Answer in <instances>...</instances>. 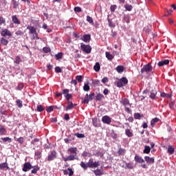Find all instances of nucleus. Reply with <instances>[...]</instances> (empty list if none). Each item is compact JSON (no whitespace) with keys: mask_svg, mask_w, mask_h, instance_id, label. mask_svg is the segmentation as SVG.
<instances>
[{"mask_svg":"<svg viewBox=\"0 0 176 176\" xmlns=\"http://www.w3.org/2000/svg\"><path fill=\"white\" fill-rule=\"evenodd\" d=\"M67 152L69 155L62 157L64 162H72V160H78L79 159V157H78V148L76 147H71L68 148Z\"/></svg>","mask_w":176,"mask_h":176,"instance_id":"obj_1","label":"nucleus"},{"mask_svg":"<svg viewBox=\"0 0 176 176\" xmlns=\"http://www.w3.org/2000/svg\"><path fill=\"white\" fill-rule=\"evenodd\" d=\"M152 65L151 63H148L147 65H144L141 69V73L144 74V72H146V74H149V72H152Z\"/></svg>","mask_w":176,"mask_h":176,"instance_id":"obj_2","label":"nucleus"},{"mask_svg":"<svg viewBox=\"0 0 176 176\" xmlns=\"http://www.w3.org/2000/svg\"><path fill=\"white\" fill-rule=\"evenodd\" d=\"M129 83V80L126 77H122L117 82L118 87H123V86L127 85Z\"/></svg>","mask_w":176,"mask_h":176,"instance_id":"obj_3","label":"nucleus"},{"mask_svg":"<svg viewBox=\"0 0 176 176\" xmlns=\"http://www.w3.org/2000/svg\"><path fill=\"white\" fill-rule=\"evenodd\" d=\"M80 48L82 50V52H85V53H91V47L89 45H85L83 43H80Z\"/></svg>","mask_w":176,"mask_h":176,"instance_id":"obj_4","label":"nucleus"},{"mask_svg":"<svg viewBox=\"0 0 176 176\" xmlns=\"http://www.w3.org/2000/svg\"><path fill=\"white\" fill-rule=\"evenodd\" d=\"M57 158V153L54 151H51L47 157V162H52Z\"/></svg>","mask_w":176,"mask_h":176,"instance_id":"obj_5","label":"nucleus"},{"mask_svg":"<svg viewBox=\"0 0 176 176\" xmlns=\"http://www.w3.org/2000/svg\"><path fill=\"white\" fill-rule=\"evenodd\" d=\"M32 168H34V166H32L30 162H25L23 164L22 170L24 171V173H27V171H30Z\"/></svg>","mask_w":176,"mask_h":176,"instance_id":"obj_6","label":"nucleus"},{"mask_svg":"<svg viewBox=\"0 0 176 176\" xmlns=\"http://www.w3.org/2000/svg\"><path fill=\"white\" fill-rule=\"evenodd\" d=\"M88 163L91 165L92 168H96L98 167V166H100V161H96L94 162V161L93 160V158H90L89 160Z\"/></svg>","mask_w":176,"mask_h":176,"instance_id":"obj_7","label":"nucleus"},{"mask_svg":"<svg viewBox=\"0 0 176 176\" xmlns=\"http://www.w3.org/2000/svg\"><path fill=\"white\" fill-rule=\"evenodd\" d=\"M102 122L104 123L105 124H111L112 122V118L108 116H104L102 118Z\"/></svg>","mask_w":176,"mask_h":176,"instance_id":"obj_8","label":"nucleus"},{"mask_svg":"<svg viewBox=\"0 0 176 176\" xmlns=\"http://www.w3.org/2000/svg\"><path fill=\"white\" fill-rule=\"evenodd\" d=\"M80 166V167H82V168H83V170H87V168H93L89 162L85 163L83 162H81Z\"/></svg>","mask_w":176,"mask_h":176,"instance_id":"obj_9","label":"nucleus"},{"mask_svg":"<svg viewBox=\"0 0 176 176\" xmlns=\"http://www.w3.org/2000/svg\"><path fill=\"white\" fill-rule=\"evenodd\" d=\"M144 160L146 162V163H148V164H153L155 163V157H150L149 156H145Z\"/></svg>","mask_w":176,"mask_h":176,"instance_id":"obj_10","label":"nucleus"},{"mask_svg":"<svg viewBox=\"0 0 176 176\" xmlns=\"http://www.w3.org/2000/svg\"><path fill=\"white\" fill-rule=\"evenodd\" d=\"M2 36H12V33L8 29H4L1 31Z\"/></svg>","mask_w":176,"mask_h":176,"instance_id":"obj_11","label":"nucleus"},{"mask_svg":"<svg viewBox=\"0 0 176 176\" xmlns=\"http://www.w3.org/2000/svg\"><path fill=\"white\" fill-rule=\"evenodd\" d=\"M170 63V60L168 59H165L164 60H161L158 63L157 65L158 67H163L164 65H167Z\"/></svg>","mask_w":176,"mask_h":176,"instance_id":"obj_12","label":"nucleus"},{"mask_svg":"<svg viewBox=\"0 0 176 176\" xmlns=\"http://www.w3.org/2000/svg\"><path fill=\"white\" fill-rule=\"evenodd\" d=\"M120 104H122V105H124V107H126V105H131L130 104V101H129V99L124 98H122L120 100Z\"/></svg>","mask_w":176,"mask_h":176,"instance_id":"obj_13","label":"nucleus"},{"mask_svg":"<svg viewBox=\"0 0 176 176\" xmlns=\"http://www.w3.org/2000/svg\"><path fill=\"white\" fill-rule=\"evenodd\" d=\"M27 30H29V34H34L35 35H36V29L34 26L28 25L27 27Z\"/></svg>","mask_w":176,"mask_h":176,"instance_id":"obj_14","label":"nucleus"},{"mask_svg":"<svg viewBox=\"0 0 176 176\" xmlns=\"http://www.w3.org/2000/svg\"><path fill=\"white\" fill-rule=\"evenodd\" d=\"M135 162H136V163H145V160H144V159L141 157H140L139 155H135Z\"/></svg>","mask_w":176,"mask_h":176,"instance_id":"obj_15","label":"nucleus"},{"mask_svg":"<svg viewBox=\"0 0 176 176\" xmlns=\"http://www.w3.org/2000/svg\"><path fill=\"white\" fill-rule=\"evenodd\" d=\"M156 94H157V91H156V89H152L151 91L150 98H151L152 100H155V98H156Z\"/></svg>","mask_w":176,"mask_h":176,"instance_id":"obj_16","label":"nucleus"},{"mask_svg":"<svg viewBox=\"0 0 176 176\" xmlns=\"http://www.w3.org/2000/svg\"><path fill=\"white\" fill-rule=\"evenodd\" d=\"M90 39H91V36L90 34H85L82 36V41H83V42H90Z\"/></svg>","mask_w":176,"mask_h":176,"instance_id":"obj_17","label":"nucleus"},{"mask_svg":"<svg viewBox=\"0 0 176 176\" xmlns=\"http://www.w3.org/2000/svg\"><path fill=\"white\" fill-rule=\"evenodd\" d=\"M12 21L14 24H17V25L20 24V21L19 20V19L17 18V16L16 15H14L12 16Z\"/></svg>","mask_w":176,"mask_h":176,"instance_id":"obj_18","label":"nucleus"},{"mask_svg":"<svg viewBox=\"0 0 176 176\" xmlns=\"http://www.w3.org/2000/svg\"><path fill=\"white\" fill-rule=\"evenodd\" d=\"M95 175L101 176L104 175V172L101 169H96L94 171Z\"/></svg>","mask_w":176,"mask_h":176,"instance_id":"obj_19","label":"nucleus"},{"mask_svg":"<svg viewBox=\"0 0 176 176\" xmlns=\"http://www.w3.org/2000/svg\"><path fill=\"white\" fill-rule=\"evenodd\" d=\"M33 169L31 170L32 174H36L39 171L40 168L38 165L34 166Z\"/></svg>","mask_w":176,"mask_h":176,"instance_id":"obj_20","label":"nucleus"},{"mask_svg":"<svg viewBox=\"0 0 176 176\" xmlns=\"http://www.w3.org/2000/svg\"><path fill=\"white\" fill-rule=\"evenodd\" d=\"M117 72H118V74H122L124 71V67L122 66V65H118L116 68Z\"/></svg>","mask_w":176,"mask_h":176,"instance_id":"obj_21","label":"nucleus"},{"mask_svg":"<svg viewBox=\"0 0 176 176\" xmlns=\"http://www.w3.org/2000/svg\"><path fill=\"white\" fill-rule=\"evenodd\" d=\"M5 168L9 170V166H8V164L6 162L0 164V170H5Z\"/></svg>","mask_w":176,"mask_h":176,"instance_id":"obj_22","label":"nucleus"},{"mask_svg":"<svg viewBox=\"0 0 176 176\" xmlns=\"http://www.w3.org/2000/svg\"><path fill=\"white\" fill-rule=\"evenodd\" d=\"M122 163L123 164L125 163L126 168H129V170L134 168V166H133V163H127V162H122Z\"/></svg>","mask_w":176,"mask_h":176,"instance_id":"obj_23","label":"nucleus"},{"mask_svg":"<svg viewBox=\"0 0 176 176\" xmlns=\"http://www.w3.org/2000/svg\"><path fill=\"white\" fill-rule=\"evenodd\" d=\"M105 56L107 58V60H113V55L111 54V52H106Z\"/></svg>","mask_w":176,"mask_h":176,"instance_id":"obj_24","label":"nucleus"},{"mask_svg":"<svg viewBox=\"0 0 176 176\" xmlns=\"http://www.w3.org/2000/svg\"><path fill=\"white\" fill-rule=\"evenodd\" d=\"M74 108V103L72 102H68V105L66 107V111H69L71 109H73Z\"/></svg>","mask_w":176,"mask_h":176,"instance_id":"obj_25","label":"nucleus"},{"mask_svg":"<svg viewBox=\"0 0 176 176\" xmlns=\"http://www.w3.org/2000/svg\"><path fill=\"white\" fill-rule=\"evenodd\" d=\"M86 96L84 99L83 98H82V104H89V101H90V99H89V94H86Z\"/></svg>","mask_w":176,"mask_h":176,"instance_id":"obj_26","label":"nucleus"},{"mask_svg":"<svg viewBox=\"0 0 176 176\" xmlns=\"http://www.w3.org/2000/svg\"><path fill=\"white\" fill-rule=\"evenodd\" d=\"M104 98V95L102 94H98L96 96V101H101Z\"/></svg>","mask_w":176,"mask_h":176,"instance_id":"obj_27","label":"nucleus"},{"mask_svg":"<svg viewBox=\"0 0 176 176\" xmlns=\"http://www.w3.org/2000/svg\"><path fill=\"white\" fill-rule=\"evenodd\" d=\"M100 63L97 62L94 66V71H96V72H98L100 71Z\"/></svg>","mask_w":176,"mask_h":176,"instance_id":"obj_28","label":"nucleus"},{"mask_svg":"<svg viewBox=\"0 0 176 176\" xmlns=\"http://www.w3.org/2000/svg\"><path fill=\"white\" fill-rule=\"evenodd\" d=\"M124 8L128 12H131L133 10V6L130 4H125Z\"/></svg>","mask_w":176,"mask_h":176,"instance_id":"obj_29","label":"nucleus"},{"mask_svg":"<svg viewBox=\"0 0 176 176\" xmlns=\"http://www.w3.org/2000/svg\"><path fill=\"white\" fill-rule=\"evenodd\" d=\"M158 122H159V118H155L153 120H151V125L153 127V126H155V124H156V123H157Z\"/></svg>","mask_w":176,"mask_h":176,"instance_id":"obj_30","label":"nucleus"},{"mask_svg":"<svg viewBox=\"0 0 176 176\" xmlns=\"http://www.w3.org/2000/svg\"><path fill=\"white\" fill-rule=\"evenodd\" d=\"M6 134V129L3 126L0 128V135H5Z\"/></svg>","mask_w":176,"mask_h":176,"instance_id":"obj_31","label":"nucleus"},{"mask_svg":"<svg viewBox=\"0 0 176 176\" xmlns=\"http://www.w3.org/2000/svg\"><path fill=\"white\" fill-rule=\"evenodd\" d=\"M118 153L119 156L124 155V153H126V150L124 148H119Z\"/></svg>","mask_w":176,"mask_h":176,"instance_id":"obj_32","label":"nucleus"},{"mask_svg":"<svg viewBox=\"0 0 176 176\" xmlns=\"http://www.w3.org/2000/svg\"><path fill=\"white\" fill-rule=\"evenodd\" d=\"M16 105L18 107V108H23V101H21V100L18 99L16 101Z\"/></svg>","mask_w":176,"mask_h":176,"instance_id":"obj_33","label":"nucleus"},{"mask_svg":"<svg viewBox=\"0 0 176 176\" xmlns=\"http://www.w3.org/2000/svg\"><path fill=\"white\" fill-rule=\"evenodd\" d=\"M151 152V147L149 146H145L143 153H149Z\"/></svg>","mask_w":176,"mask_h":176,"instance_id":"obj_34","label":"nucleus"},{"mask_svg":"<svg viewBox=\"0 0 176 176\" xmlns=\"http://www.w3.org/2000/svg\"><path fill=\"white\" fill-rule=\"evenodd\" d=\"M56 60H61L63 58V54L62 52H59L55 55Z\"/></svg>","mask_w":176,"mask_h":176,"instance_id":"obj_35","label":"nucleus"},{"mask_svg":"<svg viewBox=\"0 0 176 176\" xmlns=\"http://www.w3.org/2000/svg\"><path fill=\"white\" fill-rule=\"evenodd\" d=\"M1 45H3L4 46H6L8 45V41L6 40L5 38H1Z\"/></svg>","mask_w":176,"mask_h":176,"instance_id":"obj_36","label":"nucleus"},{"mask_svg":"<svg viewBox=\"0 0 176 176\" xmlns=\"http://www.w3.org/2000/svg\"><path fill=\"white\" fill-rule=\"evenodd\" d=\"M15 64H20L21 63V58L19 56H16L14 60Z\"/></svg>","mask_w":176,"mask_h":176,"instance_id":"obj_37","label":"nucleus"},{"mask_svg":"<svg viewBox=\"0 0 176 176\" xmlns=\"http://www.w3.org/2000/svg\"><path fill=\"white\" fill-rule=\"evenodd\" d=\"M1 140L3 142H12V138L9 137L3 138Z\"/></svg>","mask_w":176,"mask_h":176,"instance_id":"obj_38","label":"nucleus"},{"mask_svg":"<svg viewBox=\"0 0 176 176\" xmlns=\"http://www.w3.org/2000/svg\"><path fill=\"white\" fill-rule=\"evenodd\" d=\"M125 134L127 135V137H133V133H131L129 129H126Z\"/></svg>","mask_w":176,"mask_h":176,"instance_id":"obj_39","label":"nucleus"},{"mask_svg":"<svg viewBox=\"0 0 176 176\" xmlns=\"http://www.w3.org/2000/svg\"><path fill=\"white\" fill-rule=\"evenodd\" d=\"M108 20V23H109V27H111V28H114L115 27V23H113L112 22V19H107Z\"/></svg>","mask_w":176,"mask_h":176,"instance_id":"obj_40","label":"nucleus"},{"mask_svg":"<svg viewBox=\"0 0 176 176\" xmlns=\"http://www.w3.org/2000/svg\"><path fill=\"white\" fill-rule=\"evenodd\" d=\"M87 21H88L89 24H93V23H94L93 18H91L90 16H87Z\"/></svg>","mask_w":176,"mask_h":176,"instance_id":"obj_41","label":"nucleus"},{"mask_svg":"<svg viewBox=\"0 0 176 176\" xmlns=\"http://www.w3.org/2000/svg\"><path fill=\"white\" fill-rule=\"evenodd\" d=\"M168 152L170 153V155H173V153H174V148H173L171 146H169L168 148Z\"/></svg>","mask_w":176,"mask_h":176,"instance_id":"obj_42","label":"nucleus"},{"mask_svg":"<svg viewBox=\"0 0 176 176\" xmlns=\"http://www.w3.org/2000/svg\"><path fill=\"white\" fill-rule=\"evenodd\" d=\"M84 91H89L90 90V86H89V84H85L83 87Z\"/></svg>","mask_w":176,"mask_h":176,"instance_id":"obj_43","label":"nucleus"},{"mask_svg":"<svg viewBox=\"0 0 176 176\" xmlns=\"http://www.w3.org/2000/svg\"><path fill=\"white\" fill-rule=\"evenodd\" d=\"M16 141H17V142H19V144H24V138L20 137Z\"/></svg>","mask_w":176,"mask_h":176,"instance_id":"obj_44","label":"nucleus"},{"mask_svg":"<svg viewBox=\"0 0 176 176\" xmlns=\"http://www.w3.org/2000/svg\"><path fill=\"white\" fill-rule=\"evenodd\" d=\"M37 111L38 112H43V111H45V108H43L42 105H38L37 106Z\"/></svg>","mask_w":176,"mask_h":176,"instance_id":"obj_45","label":"nucleus"},{"mask_svg":"<svg viewBox=\"0 0 176 176\" xmlns=\"http://www.w3.org/2000/svg\"><path fill=\"white\" fill-rule=\"evenodd\" d=\"M76 137H77V138H85V135H83V133H75Z\"/></svg>","mask_w":176,"mask_h":176,"instance_id":"obj_46","label":"nucleus"},{"mask_svg":"<svg viewBox=\"0 0 176 176\" xmlns=\"http://www.w3.org/2000/svg\"><path fill=\"white\" fill-rule=\"evenodd\" d=\"M116 8H118V6H116V5H111L110 7L111 12H115V10H116Z\"/></svg>","mask_w":176,"mask_h":176,"instance_id":"obj_47","label":"nucleus"},{"mask_svg":"<svg viewBox=\"0 0 176 176\" xmlns=\"http://www.w3.org/2000/svg\"><path fill=\"white\" fill-rule=\"evenodd\" d=\"M43 52L44 53H50V48H49L47 47H45L43 48Z\"/></svg>","mask_w":176,"mask_h":176,"instance_id":"obj_48","label":"nucleus"},{"mask_svg":"<svg viewBox=\"0 0 176 176\" xmlns=\"http://www.w3.org/2000/svg\"><path fill=\"white\" fill-rule=\"evenodd\" d=\"M74 12L76 13H80V12H82V8L80 7H75Z\"/></svg>","mask_w":176,"mask_h":176,"instance_id":"obj_49","label":"nucleus"},{"mask_svg":"<svg viewBox=\"0 0 176 176\" xmlns=\"http://www.w3.org/2000/svg\"><path fill=\"white\" fill-rule=\"evenodd\" d=\"M55 72H56V74H60V73L63 72V70L61 69V68L60 67H56Z\"/></svg>","mask_w":176,"mask_h":176,"instance_id":"obj_50","label":"nucleus"},{"mask_svg":"<svg viewBox=\"0 0 176 176\" xmlns=\"http://www.w3.org/2000/svg\"><path fill=\"white\" fill-rule=\"evenodd\" d=\"M12 2H13V8L14 9H17V6H19V2H17L15 0H12Z\"/></svg>","mask_w":176,"mask_h":176,"instance_id":"obj_51","label":"nucleus"},{"mask_svg":"<svg viewBox=\"0 0 176 176\" xmlns=\"http://www.w3.org/2000/svg\"><path fill=\"white\" fill-rule=\"evenodd\" d=\"M135 119H141V114L140 113H136L134 114Z\"/></svg>","mask_w":176,"mask_h":176,"instance_id":"obj_52","label":"nucleus"},{"mask_svg":"<svg viewBox=\"0 0 176 176\" xmlns=\"http://www.w3.org/2000/svg\"><path fill=\"white\" fill-rule=\"evenodd\" d=\"M82 76H76V80H78V83H82Z\"/></svg>","mask_w":176,"mask_h":176,"instance_id":"obj_53","label":"nucleus"},{"mask_svg":"<svg viewBox=\"0 0 176 176\" xmlns=\"http://www.w3.org/2000/svg\"><path fill=\"white\" fill-rule=\"evenodd\" d=\"M69 94V89H63V94H64L65 97L67 96V94Z\"/></svg>","mask_w":176,"mask_h":176,"instance_id":"obj_54","label":"nucleus"},{"mask_svg":"<svg viewBox=\"0 0 176 176\" xmlns=\"http://www.w3.org/2000/svg\"><path fill=\"white\" fill-rule=\"evenodd\" d=\"M65 98H66V100H67V101H69V99H70V98H72V95L71 94H66V95L65 96Z\"/></svg>","mask_w":176,"mask_h":176,"instance_id":"obj_55","label":"nucleus"},{"mask_svg":"<svg viewBox=\"0 0 176 176\" xmlns=\"http://www.w3.org/2000/svg\"><path fill=\"white\" fill-rule=\"evenodd\" d=\"M67 171H69V176L74 175V170L71 168H68Z\"/></svg>","mask_w":176,"mask_h":176,"instance_id":"obj_56","label":"nucleus"},{"mask_svg":"<svg viewBox=\"0 0 176 176\" xmlns=\"http://www.w3.org/2000/svg\"><path fill=\"white\" fill-rule=\"evenodd\" d=\"M94 96H95L94 93H92V94H89V96H88L89 100H94Z\"/></svg>","mask_w":176,"mask_h":176,"instance_id":"obj_57","label":"nucleus"},{"mask_svg":"<svg viewBox=\"0 0 176 176\" xmlns=\"http://www.w3.org/2000/svg\"><path fill=\"white\" fill-rule=\"evenodd\" d=\"M53 109H54V108L53 107V106H50V107H47V112H53Z\"/></svg>","mask_w":176,"mask_h":176,"instance_id":"obj_58","label":"nucleus"},{"mask_svg":"<svg viewBox=\"0 0 176 176\" xmlns=\"http://www.w3.org/2000/svg\"><path fill=\"white\" fill-rule=\"evenodd\" d=\"M5 23H6V21L3 19V17L0 16V25H2V24H5Z\"/></svg>","mask_w":176,"mask_h":176,"instance_id":"obj_59","label":"nucleus"},{"mask_svg":"<svg viewBox=\"0 0 176 176\" xmlns=\"http://www.w3.org/2000/svg\"><path fill=\"white\" fill-rule=\"evenodd\" d=\"M24 87V85H23L22 84H19L17 87H16V90H22V89Z\"/></svg>","mask_w":176,"mask_h":176,"instance_id":"obj_60","label":"nucleus"},{"mask_svg":"<svg viewBox=\"0 0 176 176\" xmlns=\"http://www.w3.org/2000/svg\"><path fill=\"white\" fill-rule=\"evenodd\" d=\"M108 82V78L104 77L102 79V83H107Z\"/></svg>","mask_w":176,"mask_h":176,"instance_id":"obj_61","label":"nucleus"},{"mask_svg":"<svg viewBox=\"0 0 176 176\" xmlns=\"http://www.w3.org/2000/svg\"><path fill=\"white\" fill-rule=\"evenodd\" d=\"M64 119L65 120H69V114H65Z\"/></svg>","mask_w":176,"mask_h":176,"instance_id":"obj_62","label":"nucleus"},{"mask_svg":"<svg viewBox=\"0 0 176 176\" xmlns=\"http://www.w3.org/2000/svg\"><path fill=\"white\" fill-rule=\"evenodd\" d=\"M94 85H98V86H100V82L98 80H95L94 81Z\"/></svg>","mask_w":176,"mask_h":176,"instance_id":"obj_63","label":"nucleus"},{"mask_svg":"<svg viewBox=\"0 0 176 176\" xmlns=\"http://www.w3.org/2000/svg\"><path fill=\"white\" fill-rule=\"evenodd\" d=\"M161 97H167L168 98V95L164 92L161 93Z\"/></svg>","mask_w":176,"mask_h":176,"instance_id":"obj_64","label":"nucleus"}]
</instances>
